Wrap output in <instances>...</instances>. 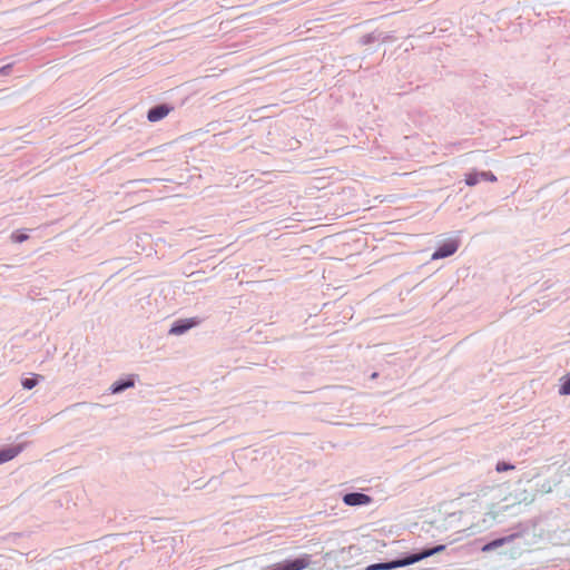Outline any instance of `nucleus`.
Returning <instances> with one entry per match:
<instances>
[{
    "instance_id": "obj_8",
    "label": "nucleus",
    "mask_w": 570,
    "mask_h": 570,
    "mask_svg": "<svg viewBox=\"0 0 570 570\" xmlns=\"http://www.w3.org/2000/svg\"><path fill=\"white\" fill-rule=\"evenodd\" d=\"M515 537H517V534H511V535H508V537L495 539V540L484 544L481 550L483 552H490V551H492V550H494L497 548L502 547L505 543L511 542Z\"/></svg>"
},
{
    "instance_id": "obj_4",
    "label": "nucleus",
    "mask_w": 570,
    "mask_h": 570,
    "mask_svg": "<svg viewBox=\"0 0 570 570\" xmlns=\"http://www.w3.org/2000/svg\"><path fill=\"white\" fill-rule=\"evenodd\" d=\"M465 184L470 187L475 186L481 180H488L491 183L497 181V176L491 171H470L465 175Z\"/></svg>"
},
{
    "instance_id": "obj_2",
    "label": "nucleus",
    "mask_w": 570,
    "mask_h": 570,
    "mask_svg": "<svg viewBox=\"0 0 570 570\" xmlns=\"http://www.w3.org/2000/svg\"><path fill=\"white\" fill-rule=\"evenodd\" d=\"M200 324V318L190 317L177 320L169 330V335L179 336L188 332L190 328L196 327Z\"/></svg>"
},
{
    "instance_id": "obj_13",
    "label": "nucleus",
    "mask_w": 570,
    "mask_h": 570,
    "mask_svg": "<svg viewBox=\"0 0 570 570\" xmlns=\"http://www.w3.org/2000/svg\"><path fill=\"white\" fill-rule=\"evenodd\" d=\"M11 239L14 243H22L28 239V235L20 232H16L11 235Z\"/></svg>"
},
{
    "instance_id": "obj_9",
    "label": "nucleus",
    "mask_w": 570,
    "mask_h": 570,
    "mask_svg": "<svg viewBox=\"0 0 570 570\" xmlns=\"http://www.w3.org/2000/svg\"><path fill=\"white\" fill-rule=\"evenodd\" d=\"M559 394L564 396L570 395V373L559 380Z\"/></svg>"
},
{
    "instance_id": "obj_15",
    "label": "nucleus",
    "mask_w": 570,
    "mask_h": 570,
    "mask_svg": "<svg viewBox=\"0 0 570 570\" xmlns=\"http://www.w3.org/2000/svg\"><path fill=\"white\" fill-rule=\"evenodd\" d=\"M11 65H7L0 68V75H8L10 71Z\"/></svg>"
},
{
    "instance_id": "obj_6",
    "label": "nucleus",
    "mask_w": 570,
    "mask_h": 570,
    "mask_svg": "<svg viewBox=\"0 0 570 570\" xmlns=\"http://www.w3.org/2000/svg\"><path fill=\"white\" fill-rule=\"evenodd\" d=\"M23 450L22 444L8 445L0 449V464L13 460Z\"/></svg>"
},
{
    "instance_id": "obj_3",
    "label": "nucleus",
    "mask_w": 570,
    "mask_h": 570,
    "mask_svg": "<svg viewBox=\"0 0 570 570\" xmlns=\"http://www.w3.org/2000/svg\"><path fill=\"white\" fill-rule=\"evenodd\" d=\"M459 248V240L458 239H449L446 242H444L443 244H441L436 250L432 254V259L433 261H436V259H441V258H445V257H449L451 255H453Z\"/></svg>"
},
{
    "instance_id": "obj_10",
    "label": "nucleus",
    "mask_w": 570,
    "mask_h": 570,
    "mask_svg": "<svg viewBox=\"0 0 570 570\" xmlns=\"http://www.w3.org/2000/svg\"><path fill=\"white\" fill-rule=\"evenodd\" d=\"M134 385L132 381H127L124 383L116 382L111 385L110 391L112 394H118L122 392L124 390L131 387Z\"/></svg>"
},
{
    "instance_id": "obj_1",
    "label": "nucleus",
    "mask_w": 570,
    "mask_h": 570,
    "mask_svg": "<svg viewBox=\"0 0 570 570\" xmlns=\"http://www.w3.org/2000/svg\"><path fill=\"white\" fill-rule=\"evenodd\" d=\"M313 564V557L309 553H301L294 558H287L271 567V570H307Z\"/></svg>"
},
{
    "instance_id": "obj_7",
    "label": "nucleus",
    "mask_w": 570,
    "mask_h": 570,
    "mask_svg": "<svg viewBox=\"0 0 570 570\" xmlns=\"http://www.w3.org/2000/svg\"><path fill=\"white\" fill-rule=\"evenodd\" d=\"M170 112V108L166 105H160L151 108L148 111L147 119L150 122H156L164 119Z\"/></svg>"
},
{
    "instance_id": "obj_5",
    "label": "nucleus",
    "mask_w": 570,
    "mask_h": 570,
    "mask_svg": "<svg viewBox=\"0 0 570 570\" xmlns=\"http://www.w3.org/2000/svg\"><path fill=\"white\" fill-rule=\"evenodd\" d=\"M373 499L364 493L353 492L343 497V502L350 507H362L371 504Z\"/></svg>"
},
{
    "instance_id": "obj_12",
    "label": "nucleus",
    "mask_w": 570,
    "mask_h": 570,
    "mask_svg": "<svg viewBox=\"0 0 570 570\" xmlns=\"http://www.w3.org/2000/svg\"><path fill=\"white\" fill-rule=\"evenodd\" d=\"M38 383V380L35 377V379H23L21 384L23 386V389H27V390H31L33 389Z\"/></svg>"
},
{
    "instance_id": "obj_11",
    "label": "nucleus",
    "mask_w": 570,
    "mask_h": 570,
    "mask_svg": "<svg viewBox=\"0 0 570 570\" xmlns=\"http://www.w3.org/2000/svg\"><path fill=\"white\" fill-rule=\"evenodd\" d=\"M514 465L511 464V463H508V462H498L497 465H495V471L501 473V472H505V471H512L514 470Z\"/></svg>"
},
{
    "instance_id": "obj_14",
    "label": "nucleus",
    "mask_w": 570,
    "mask_h": 570,
    "mask_svg": "<svg viewBox=\"0 0 570 570\" xmlns=\"http://www.w3.org/2000/svg\"><path fill=\"white\" fill-rule=\"evenodd\" d=\"M374 40V37L372 35H366L361 39L362 45H367Z\"/></svg>"
}]
</instances>
